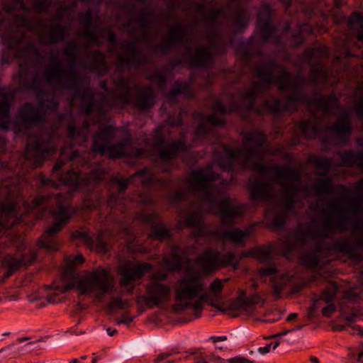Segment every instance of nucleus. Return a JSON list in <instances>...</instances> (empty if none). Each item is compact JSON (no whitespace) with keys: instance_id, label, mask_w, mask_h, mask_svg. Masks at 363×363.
<instances>
[{"instance_id":"obj_1","label":"nucleus","mask_w":363,"mask_h":363,"mask_svg":"<svg viewBox=\"0 0 363 363\" xmlns=\"http://www.w3.org/2000/svg\"><path fill=\"white\" fill-rule=\"evenodd\" d=\"M255 72L259 81L254 82L250 89L240 94L241 107L247 110L253 109L255 99L266 91L272 84H276L279 85L281 90H293L294 94L286 99L283 106L281 105L279 99L274 97L269 98L266 100L263 109L257 108L256 112L259 114H262L264 110L274 113L284 111L293 112L298 109L299 105L307 104L309 107H315L317 111L311 110L310 119L300 123V129L306 137L316 138L320 133L328 130L340 137L346 136L347 139L350 137L352 129L350 116L347 113H342L332 126H329L327 123L330 116L335 114L336 111L340 108L338 99L335 94L315 95L313 97H309L301 91V88L308 85L310 82L323 84L326 82L329 75L328 71L319 62L311 67L308 79L300 75L292 77L284 67L271 60L263 64L259 63L255 67Z\"/></svg>"},{"instance_id":"obj_2","label":"nucleus","mask_w":363,"mask_h":363,"mask_svg":"<svg viewBox=\"0 0 363 363\" xmlns=\"http://www.w3.org/2000/svg\"><path fill=\"white\" fill-rule=\"evenodd\" d=\"M218 178V174L209 170L196 169L191 172L187 191L194 200L192 211L182 216L187 225L195 228L192 236L196 240L200 237H217L223 242L241 244L251 233V227L222 231L217 227L209 229L202 223L201 213L208 211L220 216L222 225H232L234 219L242 216L247 210L245 205L233 204L230 199L223 196L222 189L212 185Z\"/></svg>"},{"instance_id":"obj_3","label":"nucleus","mask_w":363,"mask_h":363,"mask_svg":"<svg viewBox=\"0 0 363 363\" xmlns=\"http://www.w3.org/2000/svg\"><path fill=\"white\" fill-rule=\"evenodd\" d=\"M118 129L109 125L100 126L93 138V151L101 155H108L110 158L132 157L142 159L146 157H156L161 161H168L179 152L186 150L185 142L182 140H173L164 144L162 127L158 126L152 137V147L149 151L144 148H135L127 140L112 145Z\"/></svg>"},{"instance_id":"obj_4","label":"nucleus","mask_w":363,"mask_h":363,"mask_svg":"<svg viewBox=\"0 0 363 363\" xmlns=\"http://www.w3.org/2000/svg\"><path fill=\"white\" fill-rule=\"evenodd\" d=\"M70 71L61 79L62 88L74 91V98H79L81 100V106L86 114L93 113L96 118L94 123H100L105 118V109L106 108H112L117 106L127 105L130 101V84L129 80L121 77L117 81L113 82V89L108 90L106 82H101L100 86L107 94V99L101 96V102L96 103L94 99V94L89 88L83 89L81 91V84L84 79L77 73L72 71L74 68L77 57L69 58Z\"/></svg>"},{"instance_id":"obj_5","label":"nucleus","mask_w":363,"mask_h":363,"mask_svg":"<svg viewBox=\"0 0 363 363\" xmlns=\"http://www.w3.org/2000/svg\"><path fill=\"white\" fill-rule=\"evenodd\" d=\"M266 142L265 134L259 130L245 133L243 135L242 145L240 148L233 149L226 145H220L223 154L218 157L220 167L228 172L237 170L240 167L254 166L255 169L265 174L267 167L263 164H254L255 162L262 160L267 152L264 147Z\"/></svg>"},{"instance_id":"obj_6","label":"nucleus","mask_w":363,"mask_h":363,"mask_svg":"<svg viewBox=\"0 0 363 363\" xmlns=\"http://www.w3.org/2000/svg\"><path fill=\"white\" fill-rule=\"evenodd\" d=\"M206 284L203 276L191 268H188L174 284L175 303L173 306L175 312H180L188 308H192L195 312L203 310V304H208L220 312H225L219 303L222 298L214 299L209 294L205 293Z\"/></svg>"},{"instance_id":"obj_7","label":"nucleus","mask_w":363,"mask_h":363,"mask_svg":"<svg viewBox=\"0 0 363 363\" xmlns=\"http://www.w3.org/2000/svg\"><path fill=\"white\" fill-rule=\"evenodd\" d=\"M83 262L84 257L82 255L67 257L62 272V280L65 284L61 286L52 285V289L65 293L77 288L84 294L95 292L97 297L106 294L113 289L112 276L102 267H98L79 277L74 267Z\"/></svg>"},{"instance_id":"obj_8","label":"nucleus","mask_w":363,"mask_h":363,"mask_svg":"<svg viewBox=\"0 0 363 363\" xmlns=\"http://www.w3.org/2000/svg\"><path fill=\"white\" fill-rule=\"evenodd\" d=\"M329 208L333 212L340 216L339 218L335 221L331 216H328L323 220L321 226L317 225L314 220L311 224L300 225L292 238L296 244L304 245L315 238L325 239L328 238L333 231L347 230L346 223L348 221V217L345 213L339 201L334 199L330 203Z\"/></svg>"},{"instance_id":"obj_9","label":"nucleus","mask_w":363,"mask_h":363,"mask_svg":"<svg viewBox=\"0 0 363 363\" xmlns=\"http://www.w3.org/2000/svg\"><path fill=\"white\" fill-rule=\"evenodd\" d=\"M71 194H57L49 199H53L56 203V208L52 211V216L56 221L49 227L39 240L38 244L48 250L55 251L59 248V244L55 240V236L68 223L71 218V212L69 208V200Z\"/></svg>"},{"instance_id":"obj_10","label":"nucleus","mask_w":363,"mask_h":363,"mask_svg":"<svg viewBox=\"0 0 363 363\" xmlns=\"http://www.w3.org/2000/svg\"><path fill=\"white\" fill-rule=\"evenodd\" d=\"M272 170L276 174V182L284 191V207L288 212H291L295 208L296 194L302 190L301 174L289 166L276 167Z\"/></svg>"},{"instance_id":"obj_11","label":"nucleus","mask_w":363,"mask_h":363,"mask_svg":"<svg viewBox=\"0 0 363 363\" xmlns=\"http://www.w3.org/2000/svg\"><path fill=\"white\" fill-rule=\"evenodd\" d=\"M271 15V6L267 4H262L257 14V33L249 40V48H245L242 50L243 55L246 60H248L252 55L253 52L250 49L255 44L264 43L270 39L273 40L275 43L280 42V40L275 36V30L270 23Z\"/></svg>"},{"instance_id":"obj_12","label":"nucleus","mask_w":363,"mask_h":363,"mask_svg":"<svg viewBox=\"0 0 363 363\" xmlns=\"http://www.w3.org/2000/svg\"><path fill=\"white\" fill-rule=\"evenodd\" d=\"M45 96H46L45 91H39L37 94L38 104L36 106L33 107L28 103L24 104V137L28 134L27 124L43 123L46 112L54 111L57 108L58 103L55 98L47 100L44 99Z\"/></svg>"},{"instance_id":"obj_13","label":"nucleus","mask_w":363,"mask_h":363,"mask_svg":"<svg viewBox=\"0 0 363 363\" xmlns=\"http://www.w3.org/2000/svg\"><path fill=\"white\" fill-rule=\"evenodd\" d=\"M235 258L234 253L231 252L222 254L215 250L208 248L199 256L196 262L205 273H211L221 267L230 265Z\"/></svg>"},{"instance_id":"obj_14","label":"nucleus","mask_w":363,"mask_h":363,"mask_svg":"<svg viewBox=\"0 0 363 363\" xmlns=\"http://www.w3.org/2000/svg\"><path fill=\"white\" fill-rule=\"evenodd\" d=\"M122 48L125 52L119 54L117 56L118 61L117 66L118 70L124 65L138 68L143 65L148 64L151 61L150 57H145L142 53L137 51L135 42L125 40L123 43Z\"/></svg>"},{"instance_id":"obj_15","label":"nucleus","mask_w":363,"mask_h":363,"mask_svg":"<svg viewBox=\"0 0 363 363\" xmlns=\"http://www.w3.org/2000/svg\"><path fill=\"white\" fill-rule=\"evenodd\" d=\"M170 298L171 288L168 284L156 281L147 285L144 299L150 307L165 304Z\"/></svg>"},{"instance_id":"obj_16","label":"nucleus","mask_w":363,"mask_h":363,"mask_svg":"<svg viewBox=\"0 0 363 363\" xmlns=\"http://www.w3.org/2000/svg\"><path fill=\"white\" fill-rule=\"evenodd\" d=\"M101 179V175L98 172L92 171L82 175L79 172L71 169L65 174H60L59 182L62 184L80 187L86 184L96 183Z\"/></svg>"},{"instance_id":"obj_17","label":"nucleus","mask_w":363,"mask_h":363,"mask_svg":"<svg viewBox=\"0 0 363 363\" xmlns=\"http://www.w3.org/2000/svg\"><path fill=\"white\" fill-rule=\"evenodd\" d=\"M152 267V265L148 263L124 265L120 269V285L122 287L132 285L135 281L140 280Z\"/></svg>"},{"instance_id":"obj_18","label":"nucleus","mask_w":363,"mask_h":363,"mask_svg":"<svg viewBox=\"0 0 363 363\" xmlns=\"http://www.w3.org/2000/svg\"><path fill=\"white\" fill-rule=\"evenodd\" d=\"M216 6L217 2L215 0L205 1L197 5L205 25L214 26L218 17L224 12V7L217 8Z\"/></svg>"},{"instance_id":"obj_19","label":"nucleus","mask_w":363,"mask_h":363,"mask_svg":"<svg viewBox=\"0 0 363 363\" xmlns=\"http://www.w3.org/2000/svg\"><path fill=\"white\" fill-rule=\"evenodd\" d=\"M147 175V178H143L142 179V183L144 186H156L160 187L165 185V182L161 179H158L155 175L148 174V169L144 168L143 169L138 171L135 173L130 178L128 179H117L116 180V183L119 186L118 191L119 194H122L127 189L129 182L136 176L140 177H143L144 176Z\"/></svg>"},{"instance_id":"obj_20","label":"nucleus","mask_w":363,"mask_h":363,"mask_svg":"<svg viewBox=\"0 0 363 363\" xmlns=\"http://www.w3.org/2000/svg\"><path fill=\"white\" fill-rule=\"evenodd\" d=\"M186 37V28L181 24H176L169 30L167 41L158 47L160 52L164 54L171 50L175 44L184 43Z\"/></svg>"},{"instance_id":"obj_21","label":"nucleus","mask_w":363,"mask_h":363,"mask_svg":"<svg viewBox=\"0 0 363 363\" xmlns=\"http://www.w3.org/2000/svg\"><path fill=\"white\" fill-rule=\"evenodd\" d=\"M186 52L190 58V65L193 67H206L213 62L210 48L207 46H199L194 53L189 48H187Z\"/></svg>"},{"instance_id":"obj_22","label":"nucleus","mask_w":363,"mask_h":363,"mask_svg":"<svg viewBox=\"0 0 363 363\" xmlns=\"http://www.w3.org/2000/svg\"><path fill=\"white\" fill-rule=\"evenodd\" d=\"M17 221L16 205L14 202L0 199V231L10 228Z\"/></svg>"},{"instance_id":"obj_23","label":"nucleus","mask_w":363,"mask_h":363,"mask_svg":"<svg viewBox=\"0 0 363 363\" xmlns=\"http://www.w3.org/2000/svg\"><path fill=\"white\" fill-rule=\"evenodd\" d=\"M50 58L53 66L45 69L44 78L48 84L61 86V79L66 74V70L62 68L57 53L51 52Z\"/></svg>"},{"instance_id":"obj_24","label":"nucleus","mask_w":363,"mask_h":363,"mask_svg":"<svg viewBox=\"0 0 363 363\" xmlns=\"http://www.w3.org/2000/svg\"><path fill=\"white\" fill-rule=\"evenodd\" d=\"M223 121L218 117L216 113L208 115L206 121L199 123L195 131L196 139H208L211 135H215V128L213 125H223Z\"/></svg>"},{"instance_id":"obj_25","label":"nucleus","mask_w":363,"mask_h":363,"mask_svg":"<svg viewBox=\"0 0 363 363\" xmlns=\"http://www.w3.org/2000/svg\"><path fill=\"white\" fill-rule=\"evenodd\" d=\"M140 218L145 223L151 224V235L153 239L163 240L167 238L169 235V230L167 228L164 224L157 223L158 220L157 214L155 213H144L140 216Z\"/></svg>"},{"instance_id":"obj_26","label":"nucleus","mask_w":363,"mask_h":363,"mask_svg":"<svg viewBox=\"0 0 363 363\" xmlns=\"http://www.w3.org/2000/svg\"><path fill=\"white\" fill-rule=\"evenodd\" d=\"M248 0H231L230 9L234 16L237 27L243 28L247 26L249 14L247 9Z\"/></svg>"},{"instance_id":"obj_27","label":"nucleus","mask_w":363,"mask_h":363,"mask_svg":"<svg viewBox=\"0 0 363 363\" xmlns=\"http://www.w3.org/2000/svg\"><path fill=\"white\" fill-rule=\"evenodd\" d=\"M135 89V105L141 110L151 108L155 104V94L150 86L138 87L134 86Z\"/></svg>"},{"instance_id":"obj_28","label":"nucleus","mask_w":363,"mask_h":363,"mask_svg":"<svg viewBox=\"0 0 363 363\" xmlns=\"http://www.w3.org/2000/svg\"><path fill=\"white\" fill-rule=\"evenodd\" d=\"M363 249V241L359 240L352 245L348 238L337 239L333 242L331 250L338 253H343L350 257H355L357 251Z\"/></svg>"},{"instance_id":"obj_29","label":"nucleus","mask_w":363,"mask_h":363,"mask_svg":"<svg viewBox=\"0 0 363 363\" xmlns=\"http://www.w3.org/2000/svg\"><path fill=\"white\" fill-rule=\"evenodd\" d=\"M74 239H81L84 244L91 250L96 252H106V244L102 239V235H99L95 240L89 236L86 231H76L72 235Z\"/></svg>"},{"instance_id":"obj_30","label":"nucleus","mask_w":363,"mask_h":363,"mask_svg":"<svg viewBox=\"0 0 363 363\" xmlns=\"http://www.w3.org/2000/svg\"><path fill=\"white\" fill-rule=\"evenodd\" d=\"M67 28L59 23L52 25L49 33L42 32L40 35V41L43 44H54L64 40L65 32Z\"/></svg>"},{"instance_id":"obj_31","label":"nucleus","mask_w":363,"mask_h":363,"mask_svg":"<svg viewBox=\"0 0 363 363\" xmlns=\"http://www.w3.org/2000/svg\"><path fill=\"white\" fill-rule=\"evenodd\" d=\"M55 148L50 140L44 141L42 137L29 138L27 141L26 151H33L37 154L50 153L55 152Z\"/></svg>"},{"instance_id":"obj_32","label":"nucleus","mask_w":363,"mask_h":363,"mask_svg":"<svg viewBox=\"0 0 363 363\" xmlns=\"http://www.w3.org/2000/svg\"><path fill=\"white\" fill-rule=\"evenodd\" d=\"M87 68L99 77L107 72V63L104 54L99 50L95 51L89 61Z\"/></svg>"},{"instance_id":"obj_33","label":"nucleus","mask_w":363,"mask_h":363,"mask_svg":"<svg viewBox=\"0 0 363 363\" xmlns=\"http://www.w3.org/2000/svg\"><path fill=\"white\" fill-rule=\"evenodd\" d=\"M251 197L255 199H264L269 200L273 194V186L265 182L252 183L250 186Z\"/></svg>"},{"instance_id":"obj_34","label":"nucleus","mask_w":363,"mask_h":363,"mask_svg":"<svg viewBox=\"0 0 363 363\" xmlns=\"http://www.w3.org/2000/svg\"><path fill=\"white\" fill-rule=\"evenodd\" d=\"M10 98L9 93L0 91V128L3 130H7L9 125Z\"/></svg>"},{"instance_id":"obj_35","label":"nucleus","mask_w":363,"mask_h":363,"mask_svg":"<svg viewBox=\"0 0 363 363\" xmlns=\"http://www.w3.org/2000/svg\"><path fill=\"white\" fill-rule=\"evenodd\" d=\"M343 165L350 167H357L363 169V151L355 152L353 150L339 152Z\"/></svg>"},{"instance_id":"obj_36","label":"nucleus","mask_w":363,"mask_h":363,"mask_svg":"<svg viewBox=\"0 0 363 363\" xmlns=\"http://www.w3.org/2000/svg\"><path fill=\"white\" fill-rule=\"evenodd\" d=\"M337 291V286L335 283H329L326 289L322 292L320 297L314 300L311 313L320 306V302L332 303Z\"/></svg>"},{"instance_id":"obj_37","label":"nucleus","mask_w":363,"mask_h":363,"mask_svg":"<svg viewBox=\"0 0 363 363\" xmlns=\"http://www.w3.org/2000/svg\"><path fill=\"white\" fill-rule=\"evenodd\" d=\"M293 276L285 273L281 276H276L272 280V293L276 299L280 298L284 287L292 281Z\"/></svg>"},{"instance_id":"obj_38","label":"nucleus","mask_w":363,"mask_h":363,"mask_svg":"<svg viewBox=\"0 0 363 363\" xmlns=\"http://www.w3.org/2000/svg\"><path fill=\"white\" fill-rule=\"evenodd\" d=\"M312 32V28L308 24L304 23L299 26L298 29L292 33L291 45L294 46L301 45L305 41L306 35H309Z\"/></svg>"},{"instance_id":"obj_39","label":"nucleus","mask_w":363,"mask_h":363,"mask_svg":"<svg viewBox=\"0 0 363 363\" xmlns=\"http://www.w3.org/2000/svg\"><path fill=\"white\" fill-rule=\"evenodd\" d=\"M313 189L317 195L331 194L334 191L333 184L330 178L321 179L313 184Z\"/></svg>"},{"instance_id":"obj_40","label":"nucleus","mask_w":363,"mask_h":363,"mask_svg":"<svg viewBox=\"0 0 363 363\" xmlns=\"http://www.w3.org/2000/svg\"><path fill=\"white\" fill-rule=\"evenodd\" d=\"M326 57L327 53L325 47L311 48L305 51L303 54L304 60L311 64L313 63L316 59L319 62L321 59Z\"/></svg>"},{"instance_id":"obj_41","label":"nucleus","mask_w":363,"mask_h":363,"mask_svg":"<svg viewBox=\"0 0 363 363\" xmlns=\"http://www.w3.org/2000/svg\"><path fill=\"white\" fill-rule=\"evenodd\" d=\"M22 37L23 33L19 30L16 37V39H12L11 42L8 43L9 45V52L13 55L14 58L20 57L22 55ZM13 38L12 36V38Z\"/></svg>"},{"instance_id":"obj_42","label":"nucleus","mask_w":363,"mask_h":363,"mask_svg":"<svg viewBox=\"0 0 363 363\" xmlns=\"http://www.w3.org/2000/svg\"><path fill=\"white\" fill-rule=\"evenodd\" d=\"M274 250L269 247H263L257 249L252 250L247 254L250 256H255L262 262H267L271 259L272 252Z\"/></svg>"},{"instance_id":"obj_43","label":"nucleus","mask_w":363,"mask_h":363,"mask_svg":"<svg viewBox=\"0 0 363 363\" xmlns=\"http://www.w3.org/2000/svg\"><path fill=\"white\" fill-rule=\"evenodd\" d=\"M321 251L322 248L318 246L315 252L307 253L302 257L301 263L311 268L316 267L320 262V259L316 253Z\"/></svg>"},{"instance_id":"obj_44","label":"nucleus","mask_w":363,"mask_h":363,"mask_svg":"<svg viewBox=\"0 0 363 363\" xmlns=\"http://www.w3.org/2000/svg\"><path fill=\"white\" fill-rule=\"evenodd\" d=\"M312 162L319 170V174L323 176L329 172L332 160L325 157H317L312 160Z\"/></svg>"},{"instance_id":"obj_45","label":"nucleus","mask_w":363,"mask_h":363,"mask_svg":"<svg viewBox=\"0 0 363 363\" xmlns=\"http://www.w3.org/2000/svg\"><path fill=\"white\" fill-rule=\"evenodd\" d=\"M172 258H167L164 259V264L172 270L179 269L182 267V263L179 259L178 252L179 249L178 247H174L172 249Z\"/></svg>"},{"instance_id":"obj_46","label":"nucleus","mask_w":363,"mask_h":363,"mask_svg":"<svg viewBox=\"0 0 363 363\" xmlns=\"http://www.w3.org/2000/svg\"><path fill=\"white\" fill-rule=\"evenodd\" d=\"M137 25L139 27V33L142 38H145L147 30L150 27V18L148 14L143 11L140 17L136 21Z\"/></svg>"},{"instance_id":"obj_47","label":"nucleus","mask_w":363,"mask_h":363,"mask_svg":"<svg viewBox=\"0 0 363 363\" xmlns=\"http://www.w3.org/2000/svg\"><path fill=\"white\" fill-rule=\"evenodd\" d=\"M228 281V279H225L223 280L219 279H214L209 285V291L211 294H209L211 298L213 297L214 299L222 298L220 293L223 289V282H227Z\"/></svg>"},{"instance_id":"obj_48","label":"nucleus","mask_w":363,"mask_h":363,"mask_svg":"<svg viewBox=\"0 0 363 363\" xmlns=\"http://www.w3.org/2000/svg\"><path fill=\"white\" fill-rule=\"evenodd\" d=\"M4 264L6 267V272L3 275L1 281H4L5 279L9 278L11 274H13L16 270L19 269L21 266V262L16 259L11 258L9 259L5 260Z\"/></svg>"},{"instance_id":"obj_49","label":"nucleus","mask_w":363,"mask_h":363,"mask_svg":"<svg viewBox=\"0 0 363 363\" xmlns=\"http://www.w3.org/2000/svg\"><path fill=\"white\" fill-rule=\"evenodd\" d=\"M189 85L184 82L177 81L175 82L173 89L169 94V96L175 97L179 94H185L189 96Z\"/></svg>"},{"instance_id":"obj_50","label":"nucleus","mask_w":363,"mask_h":363,"mask_svg":"<svg viewBox=\"0 0 363 363\" xmlns=\"http://www.w3.org/2000/svg\"><path fill=\"white\" fill-rule=\"evenodd\" d=\"M130 303L129 300H123L120 298H113L111 301L108 303L107 307L111 311L116 309H125L129 308Z\"/></svg>"},{"instance_id":"obj_51","label":"nucleus","mask_w":363,"mask_h":363,"mask_svg":"<svg viewBox=\"0 0 363 363\" xmlns=\"http://www.w3.org/2000/svg\"><path fill=\"white\" fill-rule=\"evenodd\" d=\"M259 301V296L257 294H252L248 297H240V301L241 308L246 310L247 307L252 308V306L255 303H258Z\"/></svg>"},{"instance_id":"obj_52","label":"nucleus","mask_w":363,"mask_h":363,"mask_svg":"<svg viewBox=\"0 0 363 363\" xmlns=\"http://www.w3.org/2000/svg\"><path fill=\"white\" fill-rule=\"evenodd\" d=\"M355 94L359 97V101L356 106V113L359 118H363V84L355 90Z\"/></svg>"},{"instance_id":"obj_53","label":"nucleus","mask_w":363,"mask_h":363,"mask_svg":"<svg viewBox=\"0 0 363 363\" xmlns=\"http://www.w3.org/2000/svg\"><path fill=\"white\" fill-rule=\"evenodd\" d=\"M81 35L89 40L91 43L96 44L97 46L100 45L96 34L91 29V26H84Z\"/></svg>"},{"instance_id":"obj_54","label":"nucleus","mask_w":363,"mask_h":363,"mask_svg":"<svg viewBox=\"0 0 363 363\" xmlns=\"http://www.w3.org/2000/svg\"><path fill=\"white\" fill-rule=\"evenodd\" d=\"M29 338L24 337V342L28 341ZM40 340H36L33 342H24V352H26L27 353H30L33 352L38 351L41 348L40 347Z\"/></svg>"},{"instance_id":"obj_55","label":"nucleus","mask_w":363,"mask_h":363,"mask_svg":"<svg viewBox=\"0 0 363 363\" xmlns=\"http://www.w3.org/2000/svg\"><path fill=\"white\" fill-rule=\"evenodd\" d=\"M51 1L48 0H33V7L38 13H45Z\"/></svg>"},{"instance_id":"obj_56","label":"nucleus","mask_w":363,"mask_h":363,"mask_svg":"<svg viewBox=\"0 0 363 363\" xmlns=\"http://www.w3.org/2000/svg\"><path fill=\"white\" fill-rule=\"evenodd\" d=\"M350 27L359 26L363 28V16L358 13H354L348 20Z\"/></svg>"},{"instance_id":"obj_57","label":"nucleus","mask_w":363,"mask_h":363,"mask_svg":"<svg viewBox=\"0 0 363 363\" xmlns=\"http://www.w3.org/2000/svg\"><path fill=\"white\" fill-rule=\"evenodd\" d=\"M286 222V215L284 213H278L272 220V225L276 229H280L284 226Z\"/></svg>"},{"instance_id":"obj_58","label":"nucleus","mask_w":363,"mask_h":363,"mask_svg":"<svg viewBox=\"0 0 363 363\" xmlns=\"http://www.w3.org/2000/svg\"><path fill=\"white\" fill-rule=\"evenodd\" d=\"M63 53L69 58H76L77 57V45L75 43L72 42L65 48Z\"/></svg>"},{"instance_id":"obj_59","label":"nucleus","mask_w":363,"mask_h":363,"mask_svg":"<svg viewBox=\"0 0 363 363\" xmlns=\"http://www.w3.org/2000/svg\"><path fill=\"white\" fill-rule=\"evenodd\" d=\"M79 22L84 26H91L92 20V12L90 9H88L84 14H79Z\"/></svg>"},{"instance_id":"obj_60","label":"nucleus","mask_w":363,"mask_h":363,"mask_svg":"<svg viewBox=\"0 0 363 363\" xmlns=\"http://www.w3.org/2000/svg\"><path fill=\"white\" fill-rule=\"evenodd\" d=\"M279 245L282 248L281 253L285 255L295 249L294 244H293L289 239L286 241L280 242Z\"/></svg>"},{"instance_id":"obj_61","label":"nucleus","mask_w":363,"mask_h":363,"mask_svg":"<svg viewBox=\"0 0 363 363\" xmlns=\"http://www.w3.org/2000/svg\"><path fill=\"white\" fill-rule=\"evenodd\" d=\"M225 362H227L228 363H253V361H251L244 357H235L227 360L220 359V363H224Z\"/></svg>"},{"instance_id":"obj_62","label":"nucleus","mask_w":363,"mask_h":363,"mask_svg":"<svg viewBox=\"0 0 363 363\" xmlns=\"http://www.w3.org/2000/svg\"><path fill=\"white\" fill-rule=\"evenodd\" d=\"M212 108L215 112H218L222 114H225L228 111L227 108L219 100L214 102Z\"/></svg>"},{"instance_id":"obj_63","label":"nucleus","mask_w":363,"mask_h":363,"mask_svg":"<svg viewBox=\"0 0 363 363\" xmlns=\"http://www.w3.org/2000/svg\"><path fill=\"white\" fill-rule=\"evenodd\" d=\"M328 305L322 309V314L323 316L330 317L333 313L336 310L335 306L332 303H327Z\"/></svg>"},{"instance_id":"obj_64","label":"nucleus","mask_w":363,"mask_h":363,"mask_svg":"<svg viewBox=\"0 0 363 363\" xmlns=\"http://www.w3.org/2000/svg\"><path fill=\"white\" fill-rule=\"evenodd\" d=\"M362 202H363V200L360 199L352 200L350 203V210L354 213L358 212L360 209L361 204Z\"/></svg>"}]
</instances>
